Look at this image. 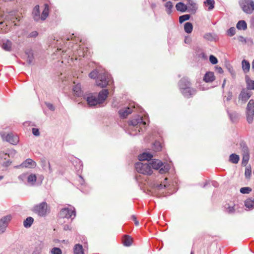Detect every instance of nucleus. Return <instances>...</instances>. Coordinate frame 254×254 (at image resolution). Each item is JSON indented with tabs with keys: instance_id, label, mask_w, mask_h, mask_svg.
I'll list each match as a JSON object with an SVG mask.
<instances>
[{
	"instance_id": "obj_14",
	"label": "nucleus",
	"mask_w": 254,
	"mask_h": 254,
	"mask_svg": "<svg viewBox=\"0 0 254 254\" xmlns=\"http://www.w3.org/2000/svg\"><path fill=\"white\" fill-rule=\"evenodd\" d=\"M251 96V93L248 89H243L239 95V100L245 103Z\"/></svg>"
},
{
	"instance_id": "obj_36",
	"label": "nucleus",
	"mask_w": 254,
	"mask_h": 254,
	"mask_svg": "<svg viewBox=\"0 0 254 254\" xmlns=\"http://www.w3.org/2000/svg\"><path fill=\"white\" fill-rule=\"evenodd\" d=\"M100 73H99V71L97 70H94L92 71H91L89 74V76L92 79H95L97 77H98V75Z\"/></svg>"
},
{
	"instance_id": "obj_2",
	"label": "nucleus",
	"mask_w": 254,
	"mask_h": 254,
	"mask_svg": "<svg viewBox=\"0 0 254 254\" xmlns=\"http://www.w3.org/2000/svg\"><path fill=\"white\" fill-rule=\"evenodd\" d=\"M109 92L107 89H103L99 92L97 97L96 94L89 93L84 95V99L86 100L88 105L90 106H95L103 103L106 100Z\"/></svg>"
},
{
	"instance_id": "obj_60",
	"label": "nucleus",
	"mask_w": 254,
	"mask_h": 254,
	"mask_svg": "<svg viewBox=\"0 0 254 254\" xmlns=\"http://www.w3.org/2000/svg\"><path fill=\"white\" fill-rule=\"evenodd\" d=\"M3 178V176H0V180H2Z\"/></svg>"
},
{
	"instance_id": "obj_28",
	"label": "nucleus",
	"mask_w": 254,
	"mask_h": 254,
	"mask_svg": "<svg viewBox=\"0 0 254 254\" xmlns=\"http://www.w3.org/2000/svg\"><path fill=\"white\" fill-rule=\"evenodd\" d=\"M74 254H83V247L82 245L76 244L74 248Z\"/></svg>"
},
{
	"instance_id": "obj_15",
	"label": "nucleus",
	"mask_w": 254,
	"mask_h": 254,
	"mask_svg": "<svg viewBox=\"0 0 254 254\" xmlns=\"http://www.w3.org/2000/svg\"><path fill=\"white\" fill-rule=\"evenodd\" d=\"M132 111L133 110L131 108L127 107L120 110L119 113L121 117L125 118L131 114Z\"/></svg>"
},
{
	"instance_id": "obj_42",
	"label": "nucleus",
	"mask_w": 254,
	"mask_h": 254,
	"mask_svg": "<svg viewBox=\"0 0 254 254\" xmlns=\"http://www.w3.org/2000/svg\"><path fill=\"white\" fill-rule=\"evenodd\" d=\"M209 61L211 62V63L213 64H216L218 63V60L217 58L213 55L210 56Z\"/></svg>"
},
{
	"instance_id": "obj_4",
	"label": "nucleus",
	"mask_w": 254,
	"mask_h": 254,
	"mask_svg": "<svg viewBox=\"0 0 254 254\" xmlns=\"http://www.w3.org/2000/svg\"><path fill=\"white\" fill-rule=\"evenodd\" d=\"M49 8L48 4H44V9L42 11L41 15H40V11L39 8V5H36L33 8L32 15L34 19L38 21L40 20L42 21L45 20L49 15Z\"/></svg>"
},
{
	"instance_id": "obj_48",
	"label": "nucleus",
	"mask_w": 254,
	"mask_h": 254,
	"mask_svg": "<svg viewBox=\"0 0 254 254\" xmlns=\"http://www.w3.org/2000/svg\"><path fill=\"white\" fill-rule=\"evenodd\" d=\"M9 157V155L7 153H5L4 152L0 153V157L1 158V159H4V160H6L7 157Z\"/></svg>"
},
{
	"instance_id": "obj_54",
	"label": "nucleus",
	"mask_w": 254,
	"mask_h": 254,
	"mask_svg": "<svg viewBox=\"0 0 254 254\" xmlns=\"http://www.w3.org/2000/svg\"><path fill=\"white\" fill-rule=\"evenodd\" d=\"M216 70L219 73H222L223 72L222 68L221 67H216Z\"/></svg>"
},
{
	"instance_id": "obj_55",
	"label": "nucleus",
	"mask_w": 254,
	"mask_h": 254,
	"mask_svg": "<svg viewBox=\"0 0 254 254\" xmlns=\"http://www.w3.org/2000/svg\"><path fill=\"white\" fill-rule=\"evenodd\" d=\"M64 230H65V231H67V230H71V228L68 225H65L64 226V228H63Z\"/></svg>"
},
{
	"instance_id": "obj_53",
	"label": "nucleus",
	"mask_w": 254,
	"mask_h": 254,
	"mask_svg": "<svg viewBox=\"0 0 254 254\" xmlns=\"http://www.w3.org/2000/svg\"><path fill=\"white\" fill-rule=\"evenodd\" d=\"M25 177H26V174H23L18 176V179L20 180L23 181L24 180V179H25Z\"/></svg>"
},
{
	"instance_id": "obj_7",
	"label": "nucleus",
	"mask_w": 254,
	"mask_h": 254,
	"mask_svg": "<svg viewBox=\"0 0 254 254\" xmlns=\"http://www.w3.org/2000/svg\"><path fill=\"white\" fill-rule=\"evenodd\" d=\"M33 211L39 216L43 217L46 216L50 212V209L48 208L47 203L42 202L34 206Z\"/></svg>"
},
{
	"instance_id": "obj_21",
	"label": "nucleus",
	"mask_w": 254,
	"mask_h": 254,
	"mask_svg": "<svg viewBox=\"0 0 254 254\" xmlns=\"http://www.w3.org/2000/svg\"><path fill=\"white\" fill-rule=\"evenodd\" d=\"M244 153L243 156L242 164L246 165L249 160V154L248 153V148H244Z\"/></svg>"
},
{
	"instance_id": "obj_46",
	"label": "nucleus",
	"mask_w": 254,
	"mask_h": 254,
	"mask_svg": "<svg viewBox=\"0 0 254 254\" xmlns=\"http://www.w3.org/2000/svg\"><path fill=\"white\" fill-rule=\"evenodd\" d=\"M166 187L167 185L166 184H160L155 185V187L158 190H161L162 189L165 188Z\"/></svg>"
},
{
	"instance_id": "obj_37",
	"label": "nucleus",
	"mask_w": 254,
	"mask_h": 254,
	"mask_svg": "<svg viewBox=\"0 0 254 254\" xmlns=\"http://www.w3.org/2000/svg\"><path fill=\"white\" fill-rule=\"evenodd\" d=\"M240 191L242 193L248 194L252 191V189L250 187H244L241 188Z\"/></svg>"
},
{
	"instance_id": "obj_50",
	"label": "nucleus",
	"mask_w": 254,
	"mask_h": 254,
	"mask_svg": "<svg viewBox=\"0 0 254 254\" xmlns=\"http://www.w3.org/2000/svg\"><path fill=\"white\" fill-rule=\"evenodd\" d=\"M11 162L10 160L8 159L5 162H3L2 163V165L4 167H7L10 165Z\"/></svg>"
},
{
	"instance_id": "obj_34",
	"label": "nucleus",
	"mask_w": 254,
	"mask_h": 254,
	"mask_svg": "<svg viewBox=\"0 0 254 254\" xmlns=\"http://www.w3.org/2000/svg\"><path fill=\"white\" fill-rule=\"evenodd\" d=\"M132 239L126 236L124 241V244L126 246H130L132 244Z\"/></svg>"
},
{
	"instance_id": "obj_51",
	"label": "nucleus",
	"mask_w": 254,
	"mask_h": 254,
	"mask_svg": "<svg viewBox=\"0 0 254 254\" xmlns=\"http://www.w3.org/2000/svg\"><path fill=\"white\" fill-rule=\"evenodd\" d=\"M154 145L155 146H157V148L156 149V151H159L161 150V146L159 142H156L155 144H154Z\"/></svg>"
},
{
	"instance_id": "obj_26",
	"label": "nucleus",
	"mask_w": 254,
	"mask_h": 254,
	"mask_svg": "<svg viewBox=\"0 0 254 254\" xmlns=\"http://www.w3.org/2000/svg\"><path fill=\"white\" fill-rule=\"evenodd\" d=\"M11 42L10 41L7 40L3 42L2 45V48L5 51H9L11 48Z\"/></svg>"
},
{
	"instance_id": "obj_6",
	"label": "nucleus",
	"mask_w": 254,
	"mask_h": 254,
	"mask_svg": "<svg viewBox=\"0 0 254 254\" xmlns=\"http://www.w3.org/2000/svg\"><path fill=\"white\" fill-rule=\"evenodd\" d=\"M146 124V122L143 120L142 118L139 116L132 119L129 123V125L130 126L129 129L133 130L132 128L134 127V130L135 131V132L133 133V132H130L129 133L133 135L137 134V132H136V130H137L138 132H140V129H141L140 126L142 125L145 126Z\"/></svg>"
},
{
	"instance_id": "obj_17",
	"label": "nucleus",
	"mask_w": 254,
	"mask_h": 254,
	"mask_svg": "<svg viewBox=\"0 0 254 254\" xmlns=\"http://www.w3.org/2000/svg\"><path fill=\"white\" fill-rule=\"evenodd\" d=\"M215 79L214 73L212 72H207L204 76L203 80L206 82H212Z\"/></svg>"
},
{
	"instance_id": "obj_35",
	"label": "nucleus",
	"mask_w": 254,
	"mask_h": 254,
	"mask_svg": "<svg viewBox=\"0 0 254 254\" xmlns=\"http://www.w3.org/2000/svg\"><path fill=\"white\" fill-rule=\"evenodd\" d=\"M190 18V15L185 14L179 17V22L182 23L184 21L189 20Z\"/></svg>"
},
{
	"instance_id": "obj_23",
	"label": "nucleus",
	"mask_w": 254,
	"mask_h": 254,
	"mask_svg": "<svg viewBox=\"0 0 254 254\" xmlns=\"http://www.w3.org/2000/svg\"><path fill=\"white\" fill-rule=\"evenodd\" d=\"M242 68L244 72L247 73L250 70V64L246 60H243L242 62Z\"/></svg>"
},
{
	"instance_id": "obj_18",
	"label": "nucleus",
	"mask_w": 254,
	"mask_h": 254,
	"mask_svg": "<svg viewBox=\"0 0 254 254\" xmlns=\"http://www.w3.org/2000/svg\"><path fill=\"white\" fill-rule=\"evenodd\" d=\"M73 92L75 96L80 97L82 95V92L81 89V85L77 84L73 87Z\"/></svg>"
},
{
	"instance_id": "obj_8",
	"label": "nucleus",
	"mask_w": 254,
	"mask_h": 254,
	"mask_svg": "<svg viewBox=\"0 0 254 254\" xmlns=\"http://www.w3.org/2000/svg\"><path fill=\"white\" fill-rule=\"evenodd\" d=\"M240 4L243 10L247 14H251L254 11V1L253 0H242Z\"/></svg>"
},
{
	"instance_id": "obj_3",
	"label": "nucleus",
	"mask_w": 254,
	"mask_h": 254,
	"mask_svg": "<svg viewBox=\"0 0 254 254\" xmlns=\"http://www.w3.org/2000/svg\"><path fill=\"white\" fill-rule=\"evenodd\" d=\"M190 82L186 78H183L179 83L180 90L183 95L186 98H190L195 94L196 90L190 87Z\"/></svg>"
},
{
	"instance_id": "obj_27",
	"label": "nucleus",
	"mask_w": 254,
	"mask_h": 254,
	"mask_svg": "<svg viewBox=\"0 0 254 254\" xmlns=\"http://www.w3.org/2000/svg\"><path fill=\"white\" fill-rule=\"evenodd\" d=\"M26 55L27 57V62L29 64H31L33 63L34 57L33 54L31 50L26 51L25 52Z\"/></svg>"
},
{
	"instance_id": "obj_32",
	"label": "nucleus",
	"mask_w": 254,
	"mask_h": 254,
	"mask_svg": "<svg viewBox=\"0 0 254 254\" xmlns=\"http://www.w3.org/2000/svg\"><path fill=\"white\" fill-rule=\"evenodd\" d=\"M239 159V156L236 154H232L229 157V161L234 164L238 163Z\"/></svg>"
},
{
	"instance_id": "obj_63",
	"label": "nucleus",
	"mask_w": 254,
	"mask_h": 254,
	"mask_svg": "<svg viewBox=\"0 0 254 254\" xmlns=\"http://www.w3.org/2000/svg\"><path fill=\"white\" fill-rule=\"evenodd\" d=\"M40 178H41V180H43V177L42 176H41V177H40Z\"/></svg>"
},
{
	"instance_id": "obj_25",
	"label": "nucleus",
	"mask_w": 254,
	"mask_h": 254,
	"mask_svg": "<svg viewBox=\"0 0 254 254\" xmlns=\"http://www.w3.org/2000/svg\"><path fill=\"white\" fill-rule=\"evenodd\" d=\"M245 204L246 207L252 209L254 207V198H249L245 202Z\"/></svg>"
},
{
	"instance_id": "obj_30",
	"label": "nucleus",
	"mask_w": 254,
	"mask_h": 254,
	"mask_svg": "<svg viewBox=\"0 0 254 254\" xmlns=\"http://www.w3.org/2000/svg\"><path fill=\"white\" fill-rule=\"evenodd\" d=\"M215 1L214 0H206L204 1V4L208 7V10H211L214 7Z\"/></svg>"
},
{
	"instance_id": "obj_62",
	"label": "nucleus",
	"mask_w": 254,
	"mask_h": 254,
	"mask_svg": "<svg viewBox=\"0 0 254 254\" xmlns=\"http://www.w3.org/2000/svg\"><path fill=\"white\" fill-rule=\"evenodd\" d=\"M231 74H232L233 76H235V74H234L232 72H231Z\"/></svg>"
},
{
	"instance_id": "obj_52",
	"label": "nucleus",
	"mask_w": 254,
	"mask_h": 254,
	"mask_svg": "<svg viewBox=\"0 0 254 254\" xmlns=\"http://www.w3.org/2000/svg\"><path fill=\"white\" fill-rule=\"evenodd\" d=\"M38 35V32L37 31H33L29 34V36L31 37H36Z\"/></svg>"
},
{
	"instance_id": "obj_61",
	"label": "nucleus",
	"mask_w": 254,
	"mask_h": 254,
	"mask_svg": "<svg viewBox=\"0 0 254 254\" xmlns=\"http://www.w3.org/2000/svg\"><path fill=\"white\" fill-rule=\"evenodd\" d=\"M230 98H231V96H230L229 97H228L227 99V100H229L230 99Z\"/></svg>"
},
{
	"instance_id": "obj_9",
	"label": "nucleus",
	"mask_w": 254,
	"mask_h": 254,
	"mask_svg": "<svg viewBox=\"0 0 254 254\" xmlns=\"http://www.w3.org/2000/svg\"><path fill=\"white\" fill-rule=\"evenodd\" d=\"M59 216L61 218H66L67 219H73L75 216V210L73 207L70 208H64L61 210Z\"/></svg>"
},
{
	"instance_id": "obj_16",
	"label": "nucleus",
	"mask_w": 254,
	"mask_h": 254,
	"mask_svg": "<svg viewBox=\"0 0 254 254\" xmlns=\"http://www.w3.org/2000/svg\"><path fill=\"white\" fill-rule=\"evenodd\" d=\"M188 12L194 13L197 9L196 4L192 0H187Z\"/></svg>"
},
{
	"instance_id": "obj_43",
	"label": "nucleus",
	"mask_w": 254,
	"mask_h": 254,
	"mask_svg": "<svg viewBox=\"0 0 254 254\" xmlns=\"http://www.w3.org/2000/svg\"><path fill=\"white\" fill-rule=\"evenodd\" d=\"M204 38L209 41H212L214 39L213 35L211 33H206L204 35Z\"/></svg>"
},
{
	"instance_id": "obj_47",
	"label": "nucleus",
	"mask_w": 254,
	"mask_h": 254,
	"mask_svg": "<svg viewBox=\"0 0 254 254\" xmlns=\"http://www.w3.org/2000/svg\"><path fill=\"white\" fill-rule=\"evenodd\" d=\"M32 133L37 136H38L40 135V132L38 128H33L32 129Z\"/></svg>"
},
{
	"instance_id": "obj_20",
	"label": "nucleus",
	"mask_w": 254,
	"mask_h": 254,
	"mask_svg": "<svg viewBox=\"0 0 254 254\" xmlns=\"http://www.w3.org/2000/svg\"><path fill=\"white\" fill-rule=\"evenodd\" d=\"M176 8L177 10L181 12H185L188 10V6L183 2H179L176 5Z\"/></svg>"
},
{
	"instance_id": "obj_57",
	"label": "nucleus",
	"mask_w": 254,
	"mask_h": 254,
	"mask_svg": "<svg viewBox=\"0 0 254 254\" xmlns=\"http://www.w3.org/2000/svg\"><path fill=\"white\" fill-rule=\"evenodd\" d=\"M151 6L152 8H154L156 7V4L155 3H152L151 4Z\"/></svg>"
},
{
	"instance_id": "obj_33",
	"label": "nucleus",
	"mask_w": 254,
	"mask_h": 254,
	"mask_svg": "<svg viewBox=\"0 0 254 254\" xmlns=\"http://www.w3.org/2000/svg\"><path fill=\"white\" fill-rule=\"evenodd\" d=\"M166 8V12L168 14H170L172 12V8L173 7L172 3L171 1H168L165 5Z\"/></svg>"
},
{
	"instance_id": "obj_38",
	"label": "nucleus",
	"mask_w": 254,
	"mask_h": 254,
	"mask_svg": "<svg viewBox=\"0 0 254 254\" xmlns=\"http://www.w3.org/2000/svg\"><path fill=\"white\" fill-rule=\"evenodd\" d=\"M225 208L227 209V212L230 214L233 213L235 211V209L234 208V205L231 206L229 205V204H226L225 206Z\"/></svg>"
},
{
	"instance_id": "obj_39",
	"label": "nucleus",
	"mask_w": 254,
	"mask_h": 254,
	"mask_svg": "<svg viewBox=\"0 0 254 254\" xmlns=\"http://www.w3.org/2000/svg\"><path fill=\"white\" fill-rule=\"evenodd\" d=\"M51 253L52 254H62V252L61 250L59 248L55 247L53 248L51 251Z\"/></svg>"
},
{
	"instance_id": "obj_19",
	"label": "nucleus",
	"mask_w": 254,
	"mask_h": 254,
	"mask_svg": "<svg viewBox=\"0 0 254 254\" xmlns=\"http://www.w3.org/2000/svg\"><path fill=\"white\" fill-rule=\"evenodd\" d=\"M153 155L149 153H143L138 156V159L140 161L149 160L151 159Z\"/></svg>"
},
{
	"instance_id": "obj_31",
	"label": "nucleus",
	"mask_w": 254,
	"mask_h": 254,
	"mask_svg": "<svg viewBox=\"0 0 254 254\" xmlns=\"http://www.w3.org/2000/svg\"><path fill=\"white\" fill-rule=\"evenodd\" d=\"M192 28L193 26L190 22H187L185 24L184 30L186 33L188 34L192 32Z\"/></svg>"
},
{
	"instance_id": "obj_59",
	"label": "nucleus",
	"mask_w": 254,
	"mask_h": 254,
	"mask_svg": "<svg viewBox=\"0 0 254 254\" xmlns=\"http://www.w3.org/2000/svg\"><path fill=\"white\" fill-rule=\"evenodd\" d=\"M252 68L253 69H254V61H253V64H252Z\"/></svg>"
},
{
	"instance_id": "obj_5",
	"label": "nucleus",
	"mask_w": 254,
	"mask_h": 254,
	"mask_svg": "<svg viewBox=\"0 0 254 254\" xmlns=\"http://www.w3.org/2000/svg\"><path fill=\"white\" fill-rule=\"evenodd\" d=\"M112 83L111 75L105 71H101L96 80V84L101 88L106 87Z\"/></svg>"
},
{
	"instance_id": "obj_49",
	"label": "nucleus",
	"mask_w": 254,
	"mask_h": 254,
	"mask_svg": "<svg viewBox=\"0 0 254 254\" xmlns=\"http://www.w3.org/2000/svg\"><path fill=\"white\" fill-rule=\"evenodd\" d=\"M237 39L238 40L242 43H246L247 42V40L245 38H244V37L242 36H239L237 37Z\"/></svg>"
},
{
	"instance_id": "obj_29",
	"label": "nucleus",
	"mask_w": 254,
	"mask_h": 254,
	"mask_svg": "<svg viewBox=\"0 0 254 254\" xmlns=\"http://www.w3.org/2000/svg\"><path fill=\"white\" fill-rule=\"evenodd\" d=\"M33 221L34 219L32 217H28L24 221L23 225L26 228H29L32 225Z\"/></svg>"
},
{
	"instance_id": "obj_11",
	"label": "nucleus",
	"mask_w": 254,
	"mask_h": 254,
	"mask_svg": "<svg viewBox=\"0 0 254 254\" xmlns=\"http://www.w3.org/2000/svg\"><path fill=\"white\" fill-rule=\"evenodd\" d=\"M0 134L3 140L6 141L12 145H16L19 142L18 136L11 133L5 134V133L1 132Z\"/></svg>"
},
{
	"instance_id": "obj_1",
	"label": "nucleus",
	"mask_w": 254,
	"mask_h": 254,
	"mask_svg": "<svg viewBox=\"0 0 254 254\" xmlns=\"http://www.w3.org/2000/svg\"><path fill=\"white\" fill-rule=\"evenodd\" d=\"M135 167L136 171L139 173L150 175L153 171L152 169L159 170L160 174H164L170 170V165L168 164H163L158 159L152 160L150 162L143 163L138 162L135 163Z\"/></svg>"
},
{
	"instance_id": "obj_41",
	"label": "nucleus",
	"mask_w": 254,
	"mask_h": 254,
	"mask_svg": "<svg viewBox=\"0 0 254 254\" xmlns=\"http://www.w3.org/2000/svg\"><path fill=\"white\" fill-rule=\"evenodd\" d=\"M236 33V29L234 27H231L227 31V34L230 36H233Z\"/></svg>"
},
{
	"instance_id": "obj_58",
	"label": "nucleus",
	"mask_w": 254,
	"mask_h": 254,
	"mask_svg": "<svg viewBox=\"0 0 254 254\" xmlns=\"http://www.w3.org/2000/svg\"><path fill=\"white\" fill-rule=\"evenodd\" d=\"M225 83H226V79H225L224 80V81H223V84H222V87H224V85H225Z\"/></svg>"
},
{
	"instance_id": "obj_45",
	"label": "nucleus",
	"mask_w": 254,
	"mask_h": 254,
	"mask_svg": "<svg viewBox=\"0 0 254 254\" xmlns=\"http://www.w3.org/2000/svg\"><path fill=\"white\" fill-rule=\"evenodd\" d=\"M45 105L50 110L53 111L55 110V108L52 104L48 102H45Z\"/></svg>"
},
{
	"instance_id": "obj_44",
	"label": "nucleus",
	"mask_w": 254,
	"mask_h": 254,
	"mask_svg": "<svg viewBox=\"0 0 254 254\" xmlns=\"http://www.w3.org/2000/svg\"><path fill=\"white\" fill-rule=\"evenodd\" d=\"M245 174L247 178H249L251 175V168H246Z\"/></svg>"
},
{
	"instance_id": "obj_40",
	"label": "nucleus",
	"mask_w": 254,
	"mask_h": 254,
	"mask_svg": "<svg viewBox=\"0 0 254 254\" xmlns=\"http://www.w3.org/2000/svg\"><path fill=\"white\" fill-rule=\"evenodd\" d=\"M247 83L248 89H254V81L251 80H248Z\"/></svg>"
},
{
	"instance_id": "obj_12",
	"label": "nucleus",
	"mask_w": 254,
	"mask_h": 254,
	"mask_svg": "<svg viewBox=\"0 0 254 254\" xmlns=\"http://www.w3.org/2000/svg\"><path fill=\"white\" fill-rule=\"evenodd\" d=\"M11 218L10 215H7L0 219V235L5 233Z\"/></svg>"
},
{
	"instance_id": "obj_24",
	"label": "nucleus",
	"mask_w": 254,
	"mask_h": 254,
	"mask_svg": "<svg viewBox=\"0 0 254 254\" xmlns=\"http://www.w3.org/2000/svg\"><path fill=\"white\" fill-rule=\"evenodd\" d=\"M37 180V176L35 174H31L27 177V182L31 185H34Z\"/></svg>"
},
{
	"instance_id": "obj_64",
	"label": "nucleus",
	"mask_w": 254,
	"mask_h": 254,
	"mask_svg": "<svg viewBox=\"0 0 254 254\" xmlns=\"http://www.w3.org/2000/svg\"><path fill=\"white\" fill-rule=\"evenodd\" d=\"M190 254H193V253L192 252H191Z\"/></svg>"
},
{
	"instance_id": "obj_10",
	"label": "nucleus",
	"mask_w": 254,
	"mask_h": 254,
	"mask_svg": "<svg viewBox=\"0 0 254 254\" xmlns=\"http://www.w3.org/2000/svg\"><path fill=\"white\" fill-rule=\"evenodd\" d=\"M247 120L249 123L253 121L254 116V101L250 100L246 108Z\"/></svg>"
},
{
	"instance_id": "obj_56",
	"label": "nucleus",
	"mask_w": 254,
	"mask_h": 254,
	"mask_svg": "<svg viewBox=\"0 0 254 254\" xmlns=\"http://www.w3.org/2000/svg\"><path fill=\"white\" fill-rule=\"evenodd\" d=\"M132 218L135 221V225H136V226L138 225H139V222L138 221L136 220V218L134 216H132Z\"/></svg>"
},
{
	"instance_id": "obj_13",
	"label": "nucleus",
	"mask_w": 254,
	"mask_h": 254,
	"mask_svg": "<svg viewBox=\"0 0 254 254\" xmlns=\"http://www.w3.org/2000/svg\"><path fill=\"white\" fill-rule=\"evenodd\" d=\"M36 166V163L31 159H27L25 161L23 162L20 165L15 166L16 168H34Z\"/></svg>"
},
{
	"instance_id": "obj_22",
	"label": "nucleus",
	"mask_w": 254,
	"mask_h": 254,
	"mask_svg": "<svg viewBox=\"0 0 254 254\" xmlns=\"http://www.w3.org/2000/svg\"><path fill=\"white\" fill-rule=\"evenodd\" d=\"M236 27L239 30H245L247 28V24L245 20H240L237 23Z\"/></svg>"
}]
</instances>
